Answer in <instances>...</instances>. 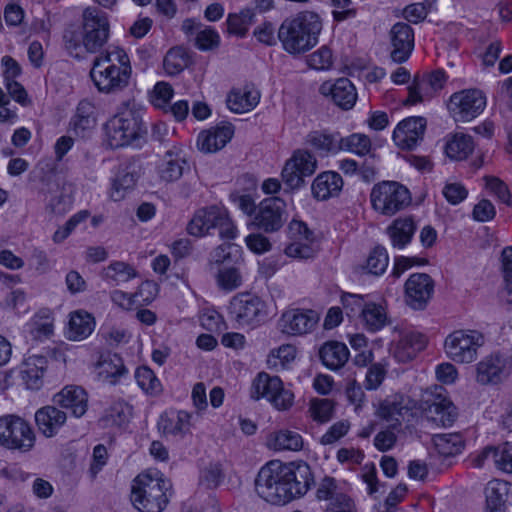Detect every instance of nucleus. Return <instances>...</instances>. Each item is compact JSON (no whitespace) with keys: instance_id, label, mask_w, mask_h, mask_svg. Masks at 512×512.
<instances>
[{"instance_id":"5","label":"nucleus","mask_w":512,"mask_h":512,"mask_svg":"<svg viewBox=\"0 0 512 512\" xmlns=\"http://www.w3.org/2000/svg\"><path fill=\"white\" fill-rule=\"evenodd\" d=\"M211 263L218 266L216 283L220 289L231 292L242 285L244 258L239 245L230 242L219 245L211 253Z\"/></svg>"},{"instance_id":"59","label":"nucleus","mask_w":512,"mask_h":512,"mask_svg":"<svg viewBox=\"0 0 512 512\" xmlns=\"http://www.w3.org/2000/svg\"><path fill=\"white\" fill-rule=\"evenodd\" d=\"M174 90L167 82H158L153 89L152 103L156 108L166 110L172 99Z\"/></svg>"},{"instance_id":"15","label":"nucleus","mask_w":512,"mask_h":512,"mask_svg":"<svg viewBox=\"0 0 512 512\" xmlns=\"http://www.w3.org/2000/svg\"><path fill=\"white\" fill-rule=\"evenodd\" d=\"M82 30L88 53H96L107 43L110 32L109 20L105 12L90 6L82 13Z\"/></svg>"},{"instance_id":"6","label":"nucleus","mask_w":512,"mask_h":512,"mask_svg":"<svg viewBox=\"0 0 512 512\" xmlns=\"http://www.w3.org/2000/svg\"><path fill=\"white\" fill-rule=\"evenodd\" d=\"M212 230H218L219 236L228 240L234 239L237 233L226 209L216 205L196 211L187 225L188 234L195 237L212 234Z\"/></svg>"},{"instance_id":"53","label":"nucleus","mask_w":512,"mask_h":512,"mask_svg":"<svg viewBox=\"0 0 512 512\" xmlns=\"http://www.w3.org/2000/svg\"><path fill=\"white\" fill-rule=\"evenodd\" d=\"M388 263L389 256L386 248L381 245H377L369 253L365 268L368 273L379 276L386 271Z\"/></svg>"},{"instance_id":"52","label":"nucleus","mask_w":512,"mask_h":512,"mask_svg":"<svg viewBox=\"0 0 512 512\" xmlns=\"http://www.w3.org/2000/svg\"><path fill=\"white\" fill-rule=\"evenodd\" d=\"M418 79L420 80V90L426 93V96L432 98L434 97L440 90L443 89L447 82L446 73L441 70H434L431 73L418 75Z\"/></svg>"},{"instance_id":"23","label":"nucleus","mask_w":512,"mask_h":512,"mask_svg":"<svg viewBox=\"0 0 512 512\" xmlns=\"http://www.w3.org/2000/svg\"><path fill=\"white\" fill-rule=\"evenodd\" d=\"M391 59L395 63L406 62L414 49V31L404 22H398L390 30Z\"/></svg>"},{"instance_id":"8","label":"nucleus","mask_w":512,"mask_h":512,"mask_svg":"<svg viewBox=\"0 0 512 512\" xmlns=\"http://www.w3.org/2000/svg\"><path fill=\"white\" fill-rule=\"evenodd\" d=\"M370 201L376 212L384 216H393L410 205L411 194L399 182L382 181L373 186Z\"/></svg>"},{"instance_id":"25","label":"nucleus","mask_w":512,"mask_h":512,"mask_svg":"<svg viewBox=\"0 0 512 512\" xmlns=\"http://www.w3.org/2000/svg\"><path fill=\"white\" fill-rule=\"evenodd\" d=\"M422 408L428 418L444 427L451 426L457 417L455 406L441 393L431 394Z\"/></svg>"},{"instance_id":"48","label":"nucleus","mask_w":512,"mask_h":512,"mask_svg":"<svg viewBox=\"0 0 512 512\" xmlns=\"http://www.w3.org/2000/svg\"><path fill=\"white\" fill-rule=\"evenodd\" d=\"M474 150V142L471 136L456 134L445 145V152L451 159L463 160Z\"/></svg>"},{"instance_id":"49","label":"nucleus","mask_w":512,"mask_h":512,"mask_svg":"<svg viewBox=\"0 0 512 512\" xmlns=\"http://www.w3.org/2000/svg\"><path fill=\"white\" fill-rule=\"evenodd\" d=\"M255 13L253 8H245L239 14L231 13L227 17V30L231 34L244 37L249 26L254 23Z\"/></svg>"},{"instance_id":"24","label":"nucleus","mask_w":512,"mask_h":512,"mask_svg":"<svg viewBox=\"0 0 512 512\" xmlns=\"http://www.w3.org/2000/svg\"><path fill=\"white\" fill-rule=\"evenodd\" d=\"M96 109L87 99L81 100L69 121V132L79 138H89L96 127Z\"/></svg>"},{"instance_id":"28","label":"nucleus","mask_w":512,"mask_h":512,"mask_svg":"<svg viewBox=\"0 0 512 512\" xmlns=\"http://www.w3.org/2000/svg\"><path fill=\"white\" fill-rule=\"evenodd\" d=\"M343 185V178L338 172L324 171L313 180L311 185L312 195L319 201H326L339 196Z\"/></svg>"},{"instance_id":"39","label":"nucleus","mask_w":512,"mask_h":512,"mask_svg":"<svg viewBox=\"0 0 512 512\" xmlns=\"http://www.w3.org/2000/svg\"><path fill=\"white\" fill-rule=\"evenodd\" d=\"M340 133L327 131H311L306 136V144L323 154H336L341 151Z\"/></svg>"},{"instance_id":"54","label":"nucleus","mask_w":512,"mask_h":512,"mask_svg":"<svg viewBox=\"0 0 512 512\" xmlns=\"http://www.w3.org/2000/svg\"><path fill=\"white\" fill-rule=\"evenodd\" d=\"M335 403L327 398L314 399L311 401L309 411L314 421L328 422L334 414Z\"/></svg>"},{"instance_id":"19","label":"nucleus","mask_w":512,"mask_h":512,"mask_svg":"<svg viewBox=\"0 0 512 512\" xmlns=\"http://www.w3.org/2000/svg\"><path fill=\"white\" fill-rule=\"evenodd\" d=\"M319 319L315 310L294 308L282 313L278 325L283 334L303 336L315 329Z\"/></svg>"},{"instance_id":"38","label":"nucleus","mask_w":512,"mask_h":512,"mask_svg":"<svg viewBox=\"0 0 512 512\" xmlns=\"http://www.w3.org/2000/svg\"><path fill=\"white\" fill-rule=\"evenodd\" d=\"M95 328L94 317L83 310L74 311L70 315L68 338L79 341L87 338Z\"/></svg>"},{"instance_id":"27","label":"nucleus","mask_w":512,"mask_h":512,"mask_svg":"<svg viewBox=\"0 0 512 512\" xmlns=\"http://www.w3.org/2000/svg\"><path fill=\"white\" fill-rule=\"evenodd\" d=\"M234 126L230 123L201 131L197 138L198 148L205 153L219 151L232 139Z\"/></svg>"},{"instance_id":"14","label":"nucleus","mask_w":512,"mask_h":512,"mask_svg":"<svg viewBox=\"0 0 512 512\" xmlns=\"http://www.w3.org/2000/svg\"><path fill=\"white\" fill-rule=\"evenodd\" d=\"M475 379L480 385L502 383L512 371V349L494 352L483 357L475 366Z\"/></svg>"},{"instance_id":"63","label":"nucleus","mask_w":512,"mask_h":512,"mask_svg":"<svg viewBox=\"0 0 512 512\" xmlns=\"http://www.w3.org/2000/svg\"><path fill=\"white\" fill-rule=\"evenodd\" d=\"M310 67L316 70H326L332 65V51L323 46L309 56Z\"/></svg>"},{"instance_id":"34","label":"nucleus","mask_w":512,"mask_h":512,"mask_svg":"<svg viewBox=\"0 0 512 512\" xmlns=\"http://www.w3.org/2000/svg\"><path fill=\"white\" fill-rule=\"evenodd\" d=\"M179 149L172 145L164 154L162 162L158 166L161 180L169 183L180 179L183 175L186 160L179 155Z\"/></svg>"},{"instance_id":"35","label":"nucleus","mask_w":512,"mask_h":512,"mask_svg":"<svg viewBox=\"0 0 512 512\" xmlns=\"http://www.w3.org/2000/svg\"><path fill=\"white\" fill-rule=\"evenodd\" d=\"M319 357L326 368L332 371H337L344 367L348 362L350 352L344 343L328 341L321 346L319 350Z\"/></svg>"},{"instance_id":"3","label":"nucleus","mask_w":512,"mask_h":512,"mask_svg":"<svg viewBox=\"0 0 512 512\" xmlns=\"http://www.w3.org/2000/svg\"><path fill=\"white\" fill-rule=\"evenodd\" d=\"M132 67L124 49L115 47L93 61L90 77L99 92L116 93L129 85Z\"/></svg>"},{"instance_id":"56","label":"nucleus","mask_w":512,"mask_h":512,"mask_svg":"<svg viewBox=\"0 0 512 512\" xmlns=\"http://www.w3.org/2000/svg\"><path fill=\"white\" fill-rule=\"evenodd\" d=\"M46 200V210L54 215H64L66 214L72 206L71 198L66 195L63 191L57 190L52 196L48 198L45 197Z\"/></svg>"},{"instance_id":"18","label":"nucleus","mask_w":512,"mask_h":512,"mask_svg":"<svg viewBox=\"0 0 512 512\" xmlns=\"http://www.w3.org/2000/svg\"><path fill=\"white\" fill-rule=\"evenodd\" d=\"M415 405V401L409 396L396 393L381 401L377 414L381 419L389 422L390 427L397 429L403 421H410L414 415Z\"/></svg>"},{"instance_id":"44","label":"nucleus","mask_w":512,"mask_h":512,"mask_svg":"<svg viewBox=\"0 0 512 512\" xmlns=\"http://www.w3.org/2000/svg\"><path fill=\"white\" fill-rule=\"evenodd\" d=\"M341 151H348L357 156L364 157L376 149L372 145L369 136L362 133H353L346 137H340Z\"/></svg>"},{"instance_id":"60","label":"nucleus","mask_w":512,"mask_h":512,"mask_svg":"<svg viewBox=\"0 0 512 512\" xmlns=\"http://www.w3.org/2000/svg\"><path fill=\"white\" fill-rule=\"evenodd\" d=\"M486 187L489 189L502 203L512 206V194L507 185L497 177H486Z\"/></svg>"},{"instance_id":"11","label":"nucleus","mask_w":512,"mask_h":512,"mask_svg":"<svg viewBox=\"0 0 512 512\" xmlns=\"http://www.w3.org/2000/svg\"><path fill=\"white\" fill-rule=\"evenodd\" d=\"M484 344V336L477 330H456L444 341L447 357L455 363H471L478 355V349Z\"/></svg>"},{"instance_id":"21","label":"nucleus","mask_w":512,"mask_h":512,"mask_svg":"<svg viewBox=\"0 0 512 512\" xmlns=\"http://www.w3.org/2000/svg\"><path fill=\"white\" fill-rule=\"evenodd\" d=\"M405 302L415 309L423 310L434 292V281L426 273H414L409 276L404 285Z\"/></svg>"},{"instance_id":"62","label":"nucleus","mask_w":512,"mask_h":512,"mask_svg":"<svg viewBox=\"0 0 512 512\" xmlns=\"http://www.w3.org/2000/svg\"><path fill=\"white\" fill-rule=\"evenodd\" d=\"M365 159L361 164H359L358 173L361 176V179L365 182H371L375 179L377 174V164L379 161V157L375 151L364 156Z\"/></svg>"},{"instance_id":"30","label":"nucleus","mask_w":512,"mask_h":512,"mask_svg":"<svg viewBox=\"0 0 512 512\" xmlns=\"http://www.w3.org/2000/svg\"><path fill=\"white\" fill-rule=\"evenodd\" d=\"M47 366L48 359L43 355H29L25 358L20 375L27 389L38 390L42 387Z\"/></svg>"},{"instance_id":"13","label":"nucleus","mask_w":512,"mask_h":512,"mask_svg":"<svg viewBox=\"0 0 512 512\" xmlns=\"http://www.w3.org/2000/svg\"><path fill=\"white\" fill-rule=\"evenodd\" d=\"M288 217L286 202L280 197L273 196L265 198L259 203L256 213L248 225L265 233H275L284 226Z\"/></svg>"},{"instance_id":"22","label":"nucleus","mask_w":512,"mask_h":512,"mask_svg":"<svg viewBox=\"0 0 512 512\" xmlns=\"http://www.w3.org/2000/svg\"><path fill=\"white\" fill-rule=\"evenodd\" d=\"M320 93L330 97L333 103L342 110H350L357 101V92L353 83L345 77L334 82L326 81L319 88Z\"/></svg>"},{"instance_id":"37","label":"nucleus","mask_w":512,"mask_h":512,"mask_svg":"<svg viewBox=\"0 0 512 512\" xmlns=\"http://www.w3.org/2000/svg\"><path fill=\"white\" fill-rule=\"evenodd\" d=\"M267 446L275 451H300L304 440L298 432L282 429L268 436Z\"/></svg>"},{"instance_id":"33","label":"nucleus","mask_w":512,"mask_h":512,"mask_svg":"<svg viewBox=\"0 0 512 512\" xmlns=\"http://www.w3.org/2000/svg\"><path fill=\"white\" fill-rule=\"evenodd\" d=\"M260 92L253 84H246L243 88L232 89L227 96V106L234 113H244L257 106Z\"/></svg>"},{"instance_id":"16","label":"nucleus","mask_w":512,"mask_h":512,"mask_svg":"<svg viewBox=\"0 0 512 512\" xmlns=\"http://www.w3.org/2000/svg\"><path fill=\"white\" fill-rule=\"evenodd\" d=\"M486 107V96L479 89H464L453 93L448 110L456 122H466L479 116Z\"/></svg>"},{"instance_id":"32","label":"nucleus","mask_w":512,"mask_h":512,"mask_svg":"<svg viewBox=\"0 0 512 512\" xmlns=\"http://www.w3.org/2000/svg\"><path fill=\"white\" fill-rule=\"evenodd\" d=\"M95 368L101 380L112 384H116L127 373L122 357L110 351L100 354Z\"/></svg>"},{"instance_id":"58","label":"nucleus","mask_w":512,"mask_h":512,"mask_svg":"<svg viewBox=\"0 0 512 512\" xmlns=\"http://www.w3.org/2000/svg\"><path fill=\"white\" fill-rule=\"evenodd\" d=\"M311 241H292L285 247V254L295 259H311L315 256L316 250L310 244Z\"/></svg>"},{"instance_id":"47","label":"nucleus","mask_w":512,"mask_h":512,"mask_svg":"<svg viewBox=\"0 0 512 512\" xmlns=\"http://www.w3.org/2000/svg\"><path fill=\"white\" fill-rule=\"evenodd\" d=\"M434 444L437 452L444 457H453L464 449L463 437L458 433L436 435Z\"/></svg>"},{"instance_id":"12","label":"nucleus","mask_w":512,"mask_h":512,"mask_svg":"<svg viewBox=\"0 0 512 512\" xmlns=\"http://www.w3.org/2000/svg\"><path fill=\"white\" fill-rule=\"evenodd\" d=\"M35 444V435L29 423L17 415L0 417V445L8 449L29 451Z\"/></svg>"},{"instance_id":"41","label":"nucleus","mask_w":512,"mask_h":512,"mask_svg":"<svg viewBox=\"0 0 512 512\" xmlns=\"http://www.w3.org/2000/svg\"><path fill=\"white\" fill-rule=\"evenodd\" d=\"M62 41L64 49L71 57L83 59L85 54L88 53L82 27L70 25L65 28Z\"/></svg>"},{"instance_id":"2","label":"nucleus","mask_w":512,"mask_h":512,"mask_svg":"<svg viewBox=\"0 0 512 512\" xmlns=\"http://www.w3.org/2000/svg\"><path fill=\"white\" fill-rule=\"evenodd\" d=\"M321 30L322 22L318 14L302 11L283 20L277 38L284 51L299 55L317 45Z\"/></svg>"},{"instance_id":"29","label":"nucleus","mask_w":512,"mask_h":512,"mask_svg":"<svg viewBox=\"0 0 512 512\" xmlns=\"http://www.w3.org/2000/svg\"><path fill=\"white\" fill-rule=\"evenodd\" d=\"M416 230L417 223L413 216H404L394 219L385 232L394 248L404 249L411 243Z\"/></svg>"},{"instance_id":"50","label":"nucleus","mask_w":512,"mask_h":512,"mask_svg":"<svg viewBox=\"0 0 512 512\" xmlns=\"http://www.w3.org/2000/svg\"><path fill=\"white\" fill-rule=\"evenodd\" d=\"M135 379L138 386L150 396H157L163 391L160 380L148 366L138 367L135 371Z\"/></svg>"},{"instance_id":"51","label":"nucleus","mask_w":512,"mask_h":512,"mask_svg":"<svg viewBox=\"0 0 512 512\" xmlns=\"http://www.w3.org/2000/svg\"><path fill=\"white\" fill-rule=\"evenodd\" d=\"M507 493L506 485L500 481H490L485 488L487 512H502Z\"/></svg>"},{"instance_id":"1","label":"nucleus","mask_w":512,"mask_h":512,"mask_svg":"<svg viewBox=\"0 0 512 512\" xmlns=\"http://www.w3.org/2000/svg\"><path fill=\"white\" fill-rule=\"evenodd\" d=\"M313 483L314 477L306 462L271 461L258 472L255 489L266 502L284 505L306 494Z\"/></svg>"},{"instance_id":"20","label":"nucleus","mask_w":512,"mask_h":512,"mask_svg":"<svg viewBox=\"0 0 512 512\" xmlns=\"http://www.w3.org/2000/svg\"><path fill=\"white\" fill-rule=\"evenodd\" d=\"M427 120L422 116H411L401 120L395 127L392 139L402 150H412L423 140Z\"/></svg>"},{"instance_id":"55","label":"nucleus","mask_w":512,"mask_h":512,"mask_svg":"<svg viewBox=\"0 0 512 512\" xmlns=\"http://www.w3.org/2000/svg\"><path fill=\"white\" fill-rule=\"evenodd\" d=\"M368 302L365 296L360 294L343 293L341 296L343 309L349 318H360Z\"/></svg>"},{"instance_id":"31","label":"nucleus","mask_w":512,"mask_h":512,"mask_svg":"<svg viewBox=\"0 0 512 512\" xmlns=\"http://www.w3.org/2000/svg\"><path fill=\"white\" fill-rule=\"evenodd\" d=\"M66 420V413L53 405L44 406L35 413L38 430L47 438L55 436Z\"/></svg>"},{"instance_id":"40","label":"nucleus","mask_w":512,"mask_h":512,"mask_svg":"<svg viewBox=\"0 0 512 512\" xmlns=\"http://www.w3.org/2000/svg\"><path fill=\"white\" fill-rule=\"evenodd\" d=\"M427 339L420 332H408L399 341L396 349V356L401 361L412 360L416 355L425 349Z\"/></svg>"},{"instance_id":"7","label":"nucleus","mask_w":512,"mask_h":512,"mask_svg":"<svg viewBox=\"0 0 512 512\" xmlns=\"http://www.w3.org/2000/svg\"><path fill=\"white\" fill-rule=\"evenodd\" d=\"M229 313L239 328L255 329L268 319V307L265 301L249 292L233 296L229 305Z\"/></svg>"},{"instance_id":"45","label":"nucleus","mask_w":512,"mask_h":512,"mask_svg":"<svg viewBox=\"0 0 512 512\" xmlns=\"http://www.w3.org/2000/svg\"><path fill=\"white\" fill-rule=\"evenodd\" d=\"M137 272L133 266L123 261H113L103 269L102 277L108 283L118 285L121 282H128L136 277Z\"/></svg>"},{"instance_id":"26","label":"nucleus","mask_w":512,"mask_h":512,"mask_svg":"<svg viewBox=\"0 0 512 512\" xmlns=\"http://www.w3.org/2000/svg\"><path fill=\"white\" fill-rule=\"evenodd\" d=\"M52 400L55 405L70 410L77 418L82 417L87 411V393L79 386H65Z\"/></svg>"},{"instance_id":"61","label":"nucleus","mask_w":512,"mask_h":512,"mask_svg":"<svg viewBox=\"0 0 512 512\" xmlns=\"http://www.w3.org/2000/svg\"><path fill=\"white\" fill-rule=\"evenodd\" d=\"M349 429L350 423L347 420L338 421L330 426L326 433L322 435L320 443L322 445L334 444L343 438L348 433Z\"/></svg>"},{"instance_id":"43","label":"nucleus","mask_w":512,"mask_h":512,"mask_svg":"<svg viewBox=\"0 0 512 512\" xmlns=\"http://www.w3.org/2000/svg\"><path fill=\"white\" fill-rule=\"evenodd\" d=\"M131 167L125 166L119 168L112 180L110 197L113 201H120L124 198L125 192L134 187L138 175Z\"/></svg>"},{"instance_id":"42","label":"nucleus","mask_w":512,"mask_h":512,"mask_svg":"<svg viewBox=\"0 0 512 512\" xmlns=\"http://www.w3.org/2000/svg\"><path fill=\"white\" fill-rule=\"evenodd\" d=\"M189 52L182 46L171 48L163 60V68L170 76L178 75L191 64Z\"/></svg>"},{"instance_id":"4","label":"nucleus","mask_w":512,"mask_h":512,"mask_svg":"<svg viewBox=\"0 0 512 512\" xmlns=\"http://www.w3.org/2000/svg\"><path fill=\"white\" fill-rule=\"evenodd\" d=\"M171 489V481L163 473L150 469L133 480L131 502L140 512H162L169 502Z\"/></svg>"},{"instance_id":"64","label":"nucleus","mask_w":512,"mask_h":512,"mask_svg":"<svg viewBox=\"0 0 512 512\" xmlns=\"http://www.w3.org/2000/svg\"><path fill=\"white\" fill-rule=\"evenodd\" d=\"M386 376V369L380 363L372 364L366 373L365 387L368 390L377 389L383 382Z\"/></svg>"},{"instance_id":"9","label":"nucleus","mask_w":512,"mask_h":512,"mask_svg":"<svg viewBox=\"0 0 512 512\" xmlns=\"http://www.w3.org/2000/svg\"><path fill=\"white\" fill-rule=\"evenodd\" d=\"M142 119L137 111L126 109L110 118L105 126L109 145L119 148L131 144L140 137Z\"/></svg>"},{"instance_id":"46","label":"nucleus","mask_w":512,"mask_h":512,"mask_svg":"<svg viewBox=\"0 0 512 512\" xmlns=\"http://www.w3.org/2000/svg\"><path fill=\"white\" fill-rule=\"evenodd\" d=\"M365 328L371 332L382 329L387 323V313L381 304L368 302L360 316Z\"/></svg>"},{"instance_id":"36","label":"nucleus","mask_w":512,"mask_h":512,"mask_svg":"<svg viewBox=\"0 0 512 512\" xmlns=\"http://www.w3.org/2000/svg\"><path fill=\"white\" fill-rule=\"evenodd\" d=\"M190 414L186 411L163 413L158 420V430L168 436H182L190 429Z\"/></svg>"},{"instance_id":"10","label":"nucleus","mask_w":512,"mask_h":512,"mask_svg":"<svg viewBox=\"0 0 512 512\" xmlns=\"http://www.w3.org/2000/svg\"><path fill=\"white\" fill-rule=\"evenodd\" d=\"M250 396L254 400L267 398L280 411L288 410L294 403V393L284 387L280 377L260 372L252 381Z\"/></svg>"},{"instance_id":"17","label":"nucleus","mask_w":512,"mask_h":512,"mask_svg":"<svg viewBox=\"0 0 512 512\" xmlns=\"http://www.w3.org/2000/svg\"><path fill=\"white\" fill-rule=\"evenodd\" d=\"M317 159L308 150L298 149L294 151L281 172L282 181L291 190L299 189L305 183V177L315 173Z\"/></svg>"},{"instance_id":"57","label":"nucleus","mask_w":512,"mask_h":512,"mask_svg":"<svg viewBox=\"0 0 512 512\" xmlns=\"http://www.w3.org/2000/svg\"><path fill=\"white\" fill-rule=\"evenodd\" d=\"M494 464L499 470L512 473V443L494 446Z\"/></svg>"}]
</instances>
